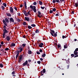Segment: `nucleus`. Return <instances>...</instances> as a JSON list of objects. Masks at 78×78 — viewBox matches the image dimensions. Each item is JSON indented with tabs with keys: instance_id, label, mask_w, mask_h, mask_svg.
I'll return each instance as SVG.
<instances>
[{
	"instance_id": "nucleus-1",
	"label": "nucleus",
	"mask_w": 78,
	"mask_h": 78,
	"mask_svg": "<svg viewBox=\"0 0 78 78\" xmlns=\"http://www.w3.org/2000/svg\"><path fill=\"white\" fill-rule=\"evenodd\" d=\"M3 32L4 33H3V34H2V36L3 37V38H5V34H7V33H9V31L7 30H3Z\"/></svg>"
},
{
	"instance_id": "nucleus-2",
	"label": "nucleus",
	"mask_w": 78,
	"mask_h": 78,
	"mask_svg": "<svg viewBox=\"0 0 78 78\" xmlns=\"http://www.w3.org/2000/svg\"><path fill=\"white\" fill-rule=\"evenodd\" d=\"M50 30V33L52 36L54 37V34H55V31L53 30Z\"/></svg>"
},
{
	"instance_id": "nucleus-3",
	"label": "nucleus",
	"mask_w": 78,
	"mask_h": 78,
	"mask_svg": "<svg viewBox=\"0 0 78 78\" xmlns=\"http://www.w3.org/2000/svg\"><path fill=\"white\" fill-rule=\"evenodd\" d=\"M19 61L18 62L19 63H20V61H22V55H20V56H19Z\"/></svg>"
},
{
	"instance_id": "nucleus-4",
	"label": "nucleus",
	"mask_w": 78,
	"mask_h": 78,
	"mask_svg": "<svg viewBox=\"0 0 78 78\" xmlns=\"http://www.w3.org/2000/svg\"><path fill=\"white\" fill-rule=\"evenodd\" d=\"M38 14L37 15V17H39V18H41V17H42V16L41 15V13L40 11H38Z\"/></svg>"
},
{
	"instance_id": "nucleus-5",
	"label": "nucleus",
	"mask_w": 78,
	"mask_h": 78,
	"mask_svg": "<svg viewBox=\"0 0 78 78\" xmlns=\"http://www.w3.org/2000/svg\"><path fill=\"white\" fill-rule=\"evenodd\" d=\"M27 63H28V61L27 60L25 61V62L23 63V64L22 65H23V66H26L28 64H27Z\"/></svg>"
},
{
	"instance_id": "nucleus-6",
	"label": "nucleus",
	"mask_w": 78,
	"mask_h": 78,
	"mask_svg": "<svg viewBox=\"0 0 78 78\" xmlns=\"http://www.w3.org/2000/svg\"><path fill=\"white\" fill-rule=\"evenodd\" d=\"M16 52V54H17V55H16V59H17V57H18V56H19V52H20V51H17Z\"/></svg>"
},
{
	"instance_id": "nucleus-7",
	"label": "nucleus",
	"mask_w": 78,
	"mask_h": 78,
	"mask_svg": "<svg viewBox=\"0 0 78 78\" xmlns=\"http://www.w3.org/2000/svg\"><path fill=\"white\" fill-rule=\"evenodd\" d=\"M9 22H14V19H13V18H10Z\"/></svg>"
},
{
	"instance_id": "nucleus-8",
	"label": "nucleus",
	"mask_w": 78,
	"mask_h": 78,
	"mask_svg": "<svg viewBox=\"0 0 78 78\" xmlns=\"http://www.w3.org/2000/svg\"><path fill=\"white\" fill-rule=\"evenodd\" d=\"M43 43H40V44H38V46L39 47H40V48H42L43 47Z\"/></svg>"
},
{
	"instance_id": "nucleus-9",
	"label": "nucleus",
	"mask_w": 78,
	"mask_h": 78,
	"mask_svg": "<svg viewBox=\"0 0 78 78\" xmlns=\"http://www.w3.org/2000/svg\"><path fill=\"white\" fill-rule=\"evenodd\" d=\"M34 7V9H33V11H34V12H36L37 10H36V7L34 6H33Z\"/></svg>"
},
{
	"instance_id": "nucleus-10",
	"label": "nucleus",
	"mask_w": 78,
	"mask_h": 78,
	"mask_svg": "<svg viewBox=\"0 0 78 78\" xmlns=\"http://www.w3.org/2000/svg\"><path fill=\"white\" fill-rule=\"evenodd\" d=\"M21 48H22V46H20L18 48V49L20 50V53L23 50V49Z\"/></svg>"
},
{
	"instance_id": "nucleus-11",
	"label": "nucleus",
	"mask_w": 78,
	"mask_h": 78,
	"mask_svg": "<svg viewBox=\"0 0 78 78\" xmlns=\"http://www.w3.org/2000/svg\"><path fill=\"white\" fill-rule=\"evenodd\" d=\"M25 19L26 20L28 21V22H30V18L28 17H25Z\"/></svg>"
},
{
	"instance_id": "nucleus-12",
	"label": "nucleus",
	"mask_w": 78,
	"mask_h": 78,
	"mask_svg": "<svg viewBox=\"0 0 78 78\" xmlns=\"http://www.w3.org/2000/svg\"><path fill=\"white\" fill-rule=\"evenodd\" d=\"M10 10L12 13H13L14 11H13V8H12V7H10Z\"/></svg>"
},
{
	"instance_id": "nucleus-13",
	"label": "nucleus",
	"mask_w": 78,
	"mask_h": 78,
	"mask_svg": "<svg viewBox=\"0 0 78 78\" xmlns=\"http://www.w3.org/2000/svg\"><path fill=\"white\" fill-rule=\"evenodd\" d=\"M3 23H4V25L5 26H7V23H6V21H5V20H3Z\"/></svg>"
},
{
	"instance_id": "nucleus-14",
	"label": "nucleus",
	"mask_w": 78,
	"mask_h": 78,
	"mask_svg": "<svg viewBox=\"0 0 78 78\" xmlns=\"http://www.w3.org/2000/svg\"><path fill=\"white\" fill-rule=\"evenodd\" d=\"M6 39H7V40L8 41H10V37H9V36H7L6 37Z\"/></svg>"
},
{
	"instance_id": "nucleus-15",
	"label": "nucleus",
	"mask_w": 78,
	"mask_h": 78,
	"mask_svg": "<svg viewBox=\"0 0 78 78\" xmlns=\"http://www.w3.org/2000/svg\"><path fill=\"white\" fill-rule=\"evenodd\" d=\"M24 15L25 16H28V14H27V12L25 11V10L24 11Z\"/></svg>"
},
{
	"instance_id": "nucleus-16",
	"label": "nucleus",
	"mask_w": 78,
	"mask_h": 78,
	"mask_svg": "<svg viewBox=\"0 0 78 78\" xmlns=\"http://www.w3.org/2000/svg\"><path fill=\"white\" fill-rule=\"evenodd\" d=\"M5 22H6L7 23H9V20H8V18H5Z\"/></svg>"
},
{
	"instance_id": "nucleus-17",
	"label": "nucleus",
	"mask_w": 78,
	"mask_h": 78,
	"mask_svg": "<svg viewBox=\"0 0 78 78\" xmlns=\"http://www.w3.org/2000/svg\"><path fill=\"white\" fill-rule=\"evenodd\" d=\"M32 53V52L30 50V49H29V50H28V54L30 55Z\"/></svg>"
},
{
	"instance_id": "nucleus-18",
	"label": "nucleus",
	"mask_w": 78,
	"mask_h": 78,
	"mask_svg": "<svg viewBox=\"0 0 78 78\" xmlns=\"http://www.w3.org/2000/svg\"><path fill=\"white\" fill-rule=\"evenodd\" d=\"M11 46L14 47L15 46V44L13 43L11 44Z\"/></svg>"
},
{
	"instance_id": "nucleus-19",
	"label": "nucleus",
	"mask_w": 78,
	"mask_h": 78,
	"mask_svg": "<svg viewBox=\"0 0 78 78\" xmlns=\"http://www.w3.org/2000/svg\"><path fill=\"white\" fill-rule=\"evenodd\" d=\"M24 6H25V9H27V3H26V2H25L24 3Z\"/></svg>"
},
{
	"instance_id": "nucleus-20",
	"label": "nucleus",
	"mask_w": 78,
	"mask_h": 78,
	"mask_svg": "<svg viewBox=\"0 0 78 78\" xmlns=\"http://www.w3.org/2000/svg\"><path fill=\"white\" fill-rule=\"evenodd\" d=\"M45 56H46V54H44L42 55H41V57L43 58H44L45 57Z\"/></svg>"
},
{
	"instance_id": "nucleus-21",
	"label": "nucleus",
	"mask_w": 78,
	"mask_h": 78,
	"mask_svg": "<svg viewBox=\"0 0 78 78\" xmlns=\"http://www.w3.org/2000/svg\"><path fill=\"white\" fill-rule=\"evenodd\" d=\"M7 15L8 16H9V17H11V15L9 13H7Z\"/></svg>"
},
{
	"instance_id": "nucleus-22",
	"label": "nucleus",
	"mask_w": 78,
	"mask_h": 78,
	"mask_svg": "<svg viewBox=\"0 0 78 78\" xmlns=\"http://www.w3.org/2000/svg\"><path fill=\"white\" fill-rule=\"evenodd\" d=\"M39 4L40 5H42V2L40 1H39Z\"/></svg>"
},
{
	"instance_id": "nucleus-23",
	"label": "nucleus",
	"mask_w": 78,
	"mask_h": 78,
	"mask_svg": "<svg viewBox=\"0 0 78 78\" xmlns=\"http://www.w3.org/2000/svg\"><path fill=\"white\" fill-rule=\"evenodd\" d=\"M42 71L43 73H44L46 72V70L45 69H43V71Z\"/></svg>"
},
{
	"instance_id": "nucleus-24",
	"label": "nucleus",
	"mask_w": 78,
	"mask_h": 78,
	"mask_svg": "<svg viewBox=\"0 0 78 78\" xmlns=\"http://www.w3.org/2000/svg\"><path fill=\"white\" fill-rule=\"evenodd\" d=\"M3 5L5 7H6V3H3Z\"/></svg>"
},
{
	"instance_id": "nucleus-25",
	"label": "nucleus",
	"mask_w": 78,
	"mask_h": 78,
	"mask_svg": "<svg viewBox=\"0 0 78 78\" xmlns=\"http://www.w3.org/2000/svg\"><path fill=\"white\" fill-rule=\"evenodd\" d=\"M77 54H78V53L76 52H74V54L75 55H77Z\"/></svg>"
},
{
	"instance_id": "nucleus-26",
	"label": "nucleus",
	"mask_w": 78,
	"mask_h": 78,
	"mask_svg": "<svg viewBox=\"0 0 78 78\" xmlns=\"http://www.w3.org/2000/svg\"><path fill=\"white\" fill-rule=\"evenodd\" d=\"M9 50V49L8 48H5V49H4V50L5 51H8Z\"/></svg>"
},
{
	"instance_id": "nucleus-27",
	"label": "nucleus",
	"mask_w": 78,
	"mask_h": 78,
	"mask_svg": "<svg viewBox=\"0 0 78 78\" xmlns=\"http://www.w3.org/2000/svg\"><path fill=\"white\" fill-rule=\"evenodd\" d=\"M31 26L32 27H36V25L34 24H32L31 25Z\"/></svg>"
},
{
	"instance_id": "nucleus-28",
	"label": "nucleus",
	"mask_w": 78,
	"mask_h": 78,
	"mask_svg": "<svg viewBox=\"0 0 78 78\" xmlns=\"http://www.w3.org/2000/svg\"><path fill=\"white\" fill-rule=\"evenodd\" d=\"M26 24H27V23H26V22H24L23 23V25H26Z\"/></svg>"
},
{
	"instance_id": "nucleus-29",
	"label": "nucleus",
	"mask_w": 78,
	"mask_h": 78,
	"mask_svg": "<svg viewBox=\"0 0 78 78\" xmlns=\"http://www.w3.org/2000/svg\"><path fill=\"white\" fill-rule=\"evenodd\" d=\"M43 73V72L42 71H41L40 72V74H41V76H42L44 75V74H42Z\"/></svg>"
},
{
	"instance_id": "nucleus-30",
	"label": "nucleus",
	"mask_w": 78,
	"mask_h": 78,
	"mask_svg": "<svg viewBox=\"0 0 78 78\" xmlns=\"http://www.w3.org/2000/svg\"><path fill=\"white\" fill-rule=\"evenodd\" d=\"M28 28L29 29H31L32 28V27L30 26H28Z\"/></svg>"
},
{
	"instance_id": "nucleus-31",
	"label": "nucleus",
	"mask_w": 78,
	"mask_h": 78,
	"mask_svg": "<svg viewBox=\"0 0 78 78\" xmlns=\"http://www.w3.org/2000/svg\"><path fill=\"white\" fill-rule=\"evenodd\" d=\"M78 51V48H76L74 52H77Z\"/></svg>"
},
{
	"instance_id": "nucleus-32",
	"label": "nucleus",
	"mask_w": 78,
	"mask_h": 78,
	"mask_svg": "<svg viewBox=\"0 0 78 78\" xmlns=\"http://www.w3.org/2000/svg\"><path fill=\"white\" fill-rule=\"evenodd\" d=\"M0 67H3V65H2V63L0 64Z\"/></svg>"
},
{
	"instance_id": "nucleus-33",
	"label": "nucleus",
	"mask_w": 78,
	"mask_h": 78,
	"mask_svg": "<svg viewBox=\"0 0 78 78\" xmlns=\"http://www.w3.org/2000/svg\"><path fill=\"white\" fill-rule=\"evenodd\" d=\"M54 34V36L55 37H57V34L56 33H55Z\"/></svg>"
},
{
	"instance_id": "nucleus-34",
	"label": "nucleus",
	"mask_w": 78,
	"mask_h": 78,
	"mask_svg": "<svg viewBox=\"0 0 78 78\" xmlns=\"http://www.w3.org/2000/svg\"><path fill=\"white\" fill-rule=\"evenodd\" d=\"M56 8H54L52 9L53 11H56Z\"/></svg>"
},
{
	"instance_id": "nucleus-35",
	"label": "nucleus",
	"mask_w": 78,
	"mask_h": 78,
	"mask_svg": "<svg viewBox=\"0 0 78 78\" xmlns=\"http://www.w3.org/2000/svg\"><path fill=\"white\" fill-rule=\"evenodd\" d=\"M1 8L3 9H3H5V7L3 6H1Z\"/></svg>"
},
{
	"instance_id": "nucleus-36",
	"label": "nucleus",
	"mask_w": 78,
	"mask_h": 78,
	"mask_svg": "<svg viewBox=\"0 0 78 78\" xmlns=\"http://www.w3.org/2000/svg\"><path fill=\"white\" fill-rule=\"evenodd\" d=\"M30 8L31 9H34L33 6L32 5H30Z\"/></svg>"
},
{
	"instance_id": "nucleus-37",
	"label": "nucleus",
	"mask_w": 78,
	"mask_h": 78,
	"mask_svg": "<svg viewBox=\"0 0 78 78\" xmlns=\"http://www.w3.org/2000/svg\"><path fill=\"white\" fill-rule=\"evenodd\" d=\"M24 30V31H27H27H29V32H31L32 31L31 30Z\"/></svg>"
},
{
	"instance_id": "nucleus-38",
	"label": "nucleus",
	"mask_w": 78,
	"mask_h": 78,
	"mask_svg": "<svg viewBox=\"0 0 78 78\" xmlns=\"http://www.w3.org/2000/svg\"><path fill=\"white\" fill-rule=\"evenodd\" d=\"M56 2L57 3H60V1H59V0H56Z\"/></svg>"
},
{
	"instance_id": "nucleus-39",
	"label": "nucleus",
	"mask_w": 78,
	"mask_h": 78,
	"mask_svg": "<svg viewBox=\"0 0 78 78\" xmlns=\"http://www.w3.org/2000/svg\"><path fill=\"white\" fill-rule=\"evenodd\" d=\"M26 45V44H22V46L23 47H24Z\"/></svg>"
},
{
	"instance_id": "nucleus-40",
	"label": "nucleus",
	"mask_w": 78,
	"mask_h": 78,
	"mask_svg": "<svg viewBox=\"0 0 78 78\" xmlns=\"http://www.w3.org/2000/svg\"><path fill=\"white\" fill-rule=\"evenodd\" d=\"M34 5H37V3L36 2H34L33 3Z\"/></svg>"
},
{
	"instance_id": "nucleus-41",
	"label": "nucleus",
	"mask_w": 78,
	"mask_h": 78,
	"mask_svg": "<svg viewBox=\"0 0 78 78\" xmlns=\"http://www.w3.org/2000/svg\"><path fill=\"white\" fill-rule=\"evenodd\" d=\"M39 51H40V52L42 53L43 51L42 50V49H39Z\"/></svg>"
},
{
	"instance_id": "nucleus-42",
	"label": "nucleus",
	"mask_w": 78,
	"mask_h": 78,
	"mask_svg": "<svg viewBox=\"0 0 78 78\" xmlns=\"http://www.w3.org/2000/svg\"><path fill=\"white\" fill-rule=\"evenodd\" d=\"M15 71H13V72H12V75H15Z\"/></svg>"
},
{
	"instance_id": "nucleus-43",
	"label": "nucleus",
	"mask_w": 78,
	"mask_h": 78,
	"mask_svg": "<svg viewBox=\"0 0 78 78\" xmlns=\"http://www.w3.org/2000/svg\"><path fill=\"white\" fill-rule=\"evenodd\" d=\"M41 62H40V61H37V63L38 64H40Z\"/></svg>"
},
{
	"instance_id": "nucleus-44",
	"label": "nucleus",
	"mask_w": 78,
	"mask_h": 78,
	"mask_svg": "<svg viewBox=\"0 0 78 78\" xmlns=\"http://www.w3.org/2000/svg\"><path fill=\"white\" fill-rule=\"evenodd\" d=\"M35 31L36 32V33H38L39 32V31L38 30H36Z\"/></svg>"
},
{
	"instance_id": "nucleus-45",
	"label": "nucleus",
	"mask_w": 78,
	"mask_h": 78,
	"mask_svg": "<svg viewBox=\"0 0 78 78\" xmlns=\"http://www.w3.org/2000/svg\"><path fill=\"white\" fill-rule=\"evenodd\" d=\"M3 28L4 30H6V27L5 26H4Z\"/></svg>"
},
{
	"instance_id": "nucleus-46",
	"label": "nucleus",
	"mask_w": 78,
	"mask_h": 78,
	"mask_svg": "<svg viewBox=\"0 0 78 78\" xmlns=\"http://www.w3.org/2000/svg\"><path fill=\"white\" fill-rule=\"evenodd\" d=\"M41 8L42 9H44V8H45V7H41Z\"/></svg>"
},
{
	"instance_id": "nucleus-47",
	"label": "nucleus",
	"mask_w": 78,
	"mask_h": 78,
	"mask_svg": "<svg viewBox=\"0 0 78 78\" xmlns=\"http://www.w3.org/2000/svg\"><path fill=\"white\" fill-rule=\"evenodd\" d=\"M37 55H40V53L39 51H37Z\"/></svg>"
},
{
	"instance_id": "nucleus-48",
	"label": "nucleus",
	"mask_w": 78,
	"mask_h": 78,
	"mask_svg": "<svg viewBox=\"0 0 78 78\" xmlns=\"http://www.w3.org/2000/svg\"><path fill=\"white\" fill-rule=\"evenodd\" d=\"M30 11H29L27 13V14H28V15H30Z\"/></svg>"
},
{
	"instance_id": "nucleus-49",
	"label": "nucleus",
	"mask_w": 78,
	"mask_h": 78,
	"mask_svg": "<svg viewBox=\"0 0 78 78\" xmlns=\"http://www.w3.org/2000/svg\"><path fill=\"white\" fill-rule=\"evenodd\" d=\"M71 56L72 57H74V56H75V55L73 54H71Z\"/></svg>"
},
{
	"instance_id": "nucleus-50",
	"label": "nucleus",
	"mask_w": 78,
	"mask_h": 78,
	"mask_svg": "<svg viewBox=\"0 0 78 78\" xmlns=\"http://www.w3.org/2000/svg\"><path fill=\"white\" fill-rule=\"evenodd\" d=\"M52 2L54 3H56V1L55 0H53L52 1Z\"/></svg>"
},
{
	"instance_id": "nucleus-51",
	"label": "nucleus",
	"mask_w": 78,
	"mask_h": 78,
	"mask_svg": "<svg viewBox=\"0 0 78 78\" xmlns=\"http://www.w3.org/2000/svg\"><path fill=\"white\" fill-rule=\"evenodd\" d=\"M64 48H67V46H66V45H64Z\"/></svg>"
},
{
	"instance_id": "nucleus-52",
	"label": "nucleus",
	"mask_w": 78,
	"mask_h": 78,
	"mask_svg": "<svg viewBox=\"0 0 78 78\" xmlns=\"http://www.w3.org/2000/svg\"><path fill=\"white\" fill-rule=\"evenodd\" d=\"M1 45H3V44H4L3 41H1Z\"/></svg>"
},
{
	"instance_id": "nucleus-53",
	"label": "nucleus",
	"mask_w": 78,
	"mask_h": 78,
	"mask_svg": "<svg viewBox=\"0 0 78 78\" xmlns=\"http://www.w3.org/2000/svg\"><path fill=\"white\" fill-rule=\"evenodd\" d=\"M22 37L24 38H26V37L25 36V35H23Z\"/></svg>"
},
{
	"instance_id": "nucleus-54",
	"label": "nucleus",
	"mask_w": 78,
	"mask_h": 78,
	"mask_svg": "<svg viewBox=\"0 0 78 78\" xmlns=\"http://www.w3.org/2000/svg\"><path fill=\"white\" fill-rule=\"evenodd\" d=\"M52 12H53V11L52 10H50V14H51Z\"/></svg>"
},
{
	"instance_id": "nucleus-55",
	"label": "nucleus",
	"mask_w": 78,
	"mask_h": 78,
	"mask_svg": "<svg viewBox=\"0 0 78 78\" xmlns=\"http://www.w3.org/2000/svg\"><path fill=\"white\" fill-rule=\"evenodd\" d=\"M17 15H18V16H20V12H18L17 13Z\"/></svg>"
},
{
	"instance_id": "nucleus-56",
	"label": "nucleus",
	"mask_w": 78,
	"mask_h": 78,
	"mask_svg": "<svg viewBox=\"0 0 78 78\" xmlns=\"http://www.w3.org/2000/svg\"><path fill=\"white\" fill-rule=\"evenodd\" d=\"M78 57V55H76L74 56V58H76Z\"/></svg>"
},
{
	"instance_id": "nucleus-57",
	"label": "nucleus",
	"mask_w": 78,
	"mask_h": 78,
	"mask_svg": "<svg viewBox=\"0 0 78 78\" xmlns=\"http://www.w3.org/2000/svg\"><path fill=\"white\" fill-rule=\"evenodd\" d=\"M17 21H18V22H20V19H17Z\"/></svg>"
},
{
	"instance_id": "nucleus-58",
	"label": "nucleus",
	"mask_w": 78,
	"mask_h": 78,
	"mask_svg": "<svg viewBox=\"0 0 78 78\" xmlns=\"http://www.w3.org/2000/svg\"><path fill=\"white\" fill-rule=\"evenodd\" d=\"M14 9H15V10H16V11H17V8H16V7H14Z\"/></svg>"
},
{
	"instance_id": "nucleus-59",
	"label": "nucleus",
	"mask_w": 78,
	"mask_h": 78,
	"mask_svg": "<svg viewBox=\"0 0 78 78\" xmlns=\"http://www.w3.org/2000/svg\"><path fill=\"white\" fill-rule=\"evenodd\" d=\"M62 39H64V38H66L65 37V36H62Z\"/></svg>"
},
{
	"instance_id": "nucleus-60",
	"label": "nucleus",
	"mask_w": 78,
	"mask_h": 78,
	"mask_svg": "<svg viewBox=\"0 0 78 78\" xmlns=\"http://www.w3.org/2000/svg\"><path fill=\"white\" fill-rule=\"evenodd\" d=\"M58 48H60V45L59 44H58Z\"/></svg>"
},
{
	"instance_id": "nucleus-61",
	"label": "nucleus",
	"mask_w": 78,
	"mask_h": 78,
	"mask_svg": "<svg viewBox=\"0 0 78 78\" xmlns=\"http://www.w3.org/2000/svg\"><path fill=\"white\" fill-rule=\"evenodd\" d=\"M40 61H43V58H40Z\"/></svg>"
},
{
	"instance_id": "nucleus-62",
	"label": "nucleus",
	"mask_w": 78,
	"mask_h": 78,
	"mask_svg": "<svg viewBox=\"0 0 78 78\" xmlns=\"http://www.w3.org/2000/svg\"><path fill=\"white\" fill-rule=\"evenodd\" d=\"M56 16H59V15L58 14H55Z\"/></svg>"
},
{
	"instance_id": "nucleus-63",
	"label": "nucleus",
	"mask_w": 78,
	"mask_h": 78,
	"mask_svg": "<svg viewBox=\"0 0 78 78\" xmlns=\"http://www.w3.org/2000/svg\"><path fill=\"white\" fill-rule=\"evenodd\" d=\"M60 2H64V1H65V0H60Z\"/></svg>"
},
{
	"instance_id": "nucleus-64",
	"label": "nucleus",
	"mask_w": 78,
	"mask_h": 78,
	"mask_svg": "<svg viewBox=\"0 0 78 78\" xmlns=\"http://www.w3.org/2000/svg\"><path fill=\"white\" fill-rule=\"evenodd\" d=\"M55 46H57V43H55Z\"/></svg>"
}]
</instances>
